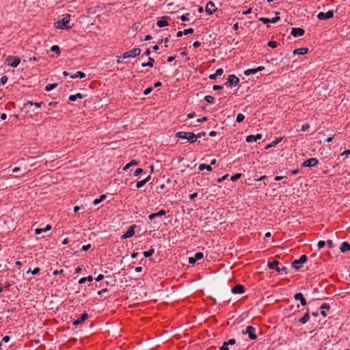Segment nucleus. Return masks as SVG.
<instances>
[{
  "mask_svg": "<svg viewBox=\"0 0 350 350\" xmlns=\"http://www.w3.org/2000/svg\"><path fill=\"white\" fill-rule=\"evenodd\" d=\"M152 90H153V88L152 87H149L148 88H146L144 92V94L146 96L150 94L152 92Z\"/></svg>",
  "mask_w": 350,
  "mask_h": 350,
  "instance_id": "obj_47",
  "label": "nucleus"
},
{
  "mask_svg": "<svg viewBox=\"0 0 350 350\" xmlns=\"http://www.w3.org/2000/svg\"><path fill=\"white\" fill-rule=\"evenodd\" d=\"M226 342L228 343V345H233L236 343V340L234 338H231L230 340H228V341H226Z\"/></svg>",
  "mask_w": 350,
  "mask_h": 350,
  "instance_id": "obj_53",
  "label": "nucleus"
},
{
  "mask_svg": "<svg viewBox=\"0 0 350 350\" xmlns=\"http://www.w3.org/2000/svg\"><path fill=\"white\" fill-rule=\"evenodd\" d=\"M220 350H229L228 343L224 342L222 346L220 347Z\"/></svg>",
  "mask_w": 350,
  "mask_h": 350,
  "instance_id": "obj_52",
  "label": "nucleus"
},
{
  "mask_svg": "<svg viewBox=\"0 0 350 350\" xmlns=\"http://www.w3.org/2000/svg\"><path fill=\"white\" fill-rule=\"evenodd\" d=\"M107 198V196L105 194H103L101 195L99 198H96L95 199L94 201H93V204L94 205H97L99 203H100L101 202H103V200H105Z\"/></svg>",
  "mask_w": 350,
  "mask_h": 350,
  "instance_id": "obj_30",
  "label": "nucleus"
},
{
  "mask_svg": "<svg viewBox=\"0 0 350 350\" xmlns=\"http://www.w3.org/2000/svg\"><path fill=\"white\" fill-rule=\"evenodd\" d=\"M241 176H242V174L241 173L235 174H234L233 176H231L230 180L232 182H235L237 180H239L241 177Z\"/></svg>",
  "mask_w": 350,
  "mask_h": 350,
  "instance_id": "obj_39",
  "label": "nucleus"
},
{
  "mask_svg": "<svg viewBox=\"0 0 350 350\" xmlns=\"http://www.w3.org/2000/svg\"><path fill=\"white\" fill-rule=\"evenodd\" d=\"M154 253V250L153 248H150V250L145 251L143 252L144 256L146 258H148L152 256Z\"/></svg>",
  "mask_w": 350,
  "mask_h": 350,
  "instance_id": "obj_34",
  "label": "nucleus"
},
{
  "mask_svg": "<svg viewBox=\"0 0 350 350\" xmlns=\"http://www.w3.org/2000/svg\"><path fill=\"white\" fill-rule=\"evenodd\" d=\"M282 141L281 137L276 138L271 143L267 144L265 147V149H269L270 148L275 147L278 144H279Z\"/></svg>",
  "mask_w": 350,
  "mask_h": 350,
  "instance_id": "obj_24",
  "label": "nucleus"
},
{
  "mask_svg": "<svg viewBox=\"0 0 350 350\" xmlns=\"http://www.w3.org/2000/svg\"><path fill=\"white\" fill-rule=\"evenodd\" d=\"M141 49L139 48H134L133 49L126 51L123 53L122 57L126 59L129 57H135L140 55Z\"/></svg>",
  "mask_w": 350,
  "mask_h": 350,
  "instance_id": "obj_5",
  "label": "nucleus"
},
{
  "mask_svg": "<svg viewBox=\"0 0 350 350\" xmlns=\"http://www.w3.org/2000/svg\"><path fill=\"white\" fill-rule=\"evenodd\" d=\"M108 291V289L107 288H103L100 291H98V295H101L103 293H106Z\"/></svg>",
  "mask_w": 350,
  "mask_h": 350,
  "instance_id": "obj_61",
  "label": "nucleus"
},
{
  "mask_svg": "<svg viewBox=\"0 0 350 350\" xmlns=\"http://www.w3.org/2000/svg\"><path fill=\"white\" fill-rule=\"evenodd\" d=\"M318 162V159L313 157L305 161L301 165L305 167H314L317 165Z\"/></svg>",
  "mask_w": 350,
  "mask_h": 350,
  "instance_id": "obj_10",
  "label": "nucleus"
},
{
  "mask_svg": "<svg viewBox=\"0 0 350 350\" xmlns=\"http://www.w3.org/2000/svg\"><path fill=\"white\" fill-rule=\"evenodd\" d=\"M216 10H217V8L213 2L208 1L206 3L205 10H206V13L208 14L209 15L213 14L216 11Z\"/></svg>",
  "mask_w": 350,
  "mask_h": 350,
  "instance_id": "obj_12",
  "label": "nucleus"
},
{
  "mask_svg": "<svg viewBox=\"0 0 350 350\" xmlns=\"http://www.w3.org/2000/svg\"><path fill=\"white\" fill-rule=\"evenodd\" d=\"M224 73V70L222 68H218L216 70L214 74H211L209 75L208 78L211 80H215L218 76H221Z\"/></svg>",
  "mask_w": 350,
  "mask_h": 350,
  "instance_id": "obj_20",
  "label": "nucleus"
},
{
  "mask_svg": "<svg viewBox=\"0 0 350 350\" xmlns=\"http://www.w3.org/2000/svg\"><path fill=\"white\" fill-rule=\"evenodd\" d=\"M304 33H305V31L302 28L293 27L292 29H291V34L294 37L301 36H303L304 34Z\"/></svg>",
  "mask_w": 350,
  "mask_h": 350,
  "instance_id": "obj_13",
  "label": "nucleus"
},
{
  "mask_svg": "<svg viewBox=\"0 0 350 350\" xmlns=\"http://www.w3.org/2000/svg\"><path fill=\"white\" fill-rule=\"evenodd\" d=\"M138 165V162L136 161L135 160H132L131 162H129V163H127L124 167H123V170L124 171H126L128 169H129L132 166H135V165Z\"/></svg>",
  "mask_w": 350,
  "mask_h": 350,
  "instance_id": "obj_28",
  "label": "nucleus"
},
{
  "mask_svg": "<svg viewBox=\"0 0 350 350\" xmlns=\"http://www.w3.org/2000/svg\"><path fill=\"white\" fill-rule=\"evenodd\" d=\"M199 170L200 171H203L204 170H206L209 172L212 171V167L210 165H206L204 163H202L199 165Z\"/></svg>",
  "mask_w": 350,
  "mask_h": 350,
  "instance_id": "obj_31",
  "label": "nucleus"
},
{
  "mask_svg": "<svg viewBox=\"0 0 350 350\" xmlns=\"http://www.w3.org/2000/svg\"><path fill=\"white\" fill-rule=\"evenodd\" d=\"M308 49L307 48H299L297 49L294 51L295 54L299 55H304L308 52Z\"/></svg>",
  "mask_w": 350,
  "mask_h": 350,
  "instance_id": "obj_29",
  "label": "nucleus"
},
{
  "mask_svg": "<svg viewBox=\"0 0 350 350\" xmlns=\"http://www.w3.org/2000/svg\"><path fill=\"white\" fill-rule=\"evenodd\" d=\"M325 245V242L324 241H319L318 242V249L321 250Z\"/></svg>",
  "mask_w": 350,
  "mask_h": 350,
  "instance_id": "obj_50",
  "label": "nucleus"
},
{
  "mask_svg": "<svg viewBox=\"0 0 350 350\" xmlns=\"http://www.w3.org/2000/svg\"><path fill=\"white\" fill-rule=\"evenodd\" d=\"M10 336H3V338H2V341H3V342H9V341H10Z\"/></svg>",
  "mask_w": 350,
  "mask_h": 350,
  "instance_id": "obj_62",
  "label": "nucleus"
},
{
  "mask_svg": "<svg viewBox=\"0 0 350 350\" xmlns=\"http://www.w3.org/2000/svg\"><path fill=\"white\" fill-rule=\"evenodd\" d=\"M213 89L214 90H220L223 89V86L219 85H214L213 87Z\"/></svg>",
  "mask_w": 350,
  "mask_h": 350,
  "instance_id": "obj_56",
  "label": "nucleus"
},
{
  "mask_svg": "<svg viewBox=\"0 0 350 350\" xmlns=\"http://www.w3.org/2000/svg\"><path fill=\"white\" fill-rule=\"evenodd\" d=\"M21 62V59L16 56L9 55L5 59V64L13 68H16L18 66Z\"/></svg>",
  "mask_w": 350,
  "mask_h": 350,
  "instance_id": "obj_3",
  "label": "nucleus"
},
{
  "mask_svg": "<svg viewBox=\"0 0 350 350\" xmlns=\"http://www.w3.org/2000/svg\"><path fill=\"white\" fill-rule=\"evenodd\" d=\"M176 137L180 139H186L190 143H193L196 141V135L193 133L179 131L176 134Z\"/></svg>",
  "mask_w": 350,
  "mask_h": 350,
  "instance_id": "obj_2",
  "label": "nucleus"
},
{
  "mask_svg": "<svg viewBox=\"0 0 350 350\" xmlns=\"http://www.w3.org/2000/svg\"><path fill=\"white\" fill-rule=\"evenodd\" d=\"M279 265V261L278 260H273L272 262H268V267L271 269H275L278 272H281L282 271L286 270V267H283L282 268H280L278 267Z\"/></svg>",
  "mask_w": 350,
  "mask_h": 350,
  "instance_id": "obj_8",
  "label": "nucleus"
},
{
  "mask_svg": "<svg viewBox=\"0 0 350 350\" xmlns=\"http://www.w3.org/2000/svg\"><path fill=\"white\" fill-rule=\"evenodd\" d=\"M310 319V315H309V312H308V309H307V312H306V314L304 315L303 317H301L299 321V323H301V324H305Z\"/></svg>",
  "mask_w": 350,
  "mask_h": 350,
  "instance_id": "obj_26",
  "label": "nucleus"
},
{
  "mask_svg": "<svg viewBox=\"0 0 350 350\" xmlns=\"http://www.w3.org/2000/svg\"><path fill=\"white\" fill-rule=\"evenodd\" d=\"M154 62V59L150 57L148 58V62H147L146 63H142V67H146V66L152 67Z\"/></svg>",
  "mask_w": 350,
  "mask_h": 350,
  "instance_id": "obj_33",
  "label": "nucleus"
},
{
  "mask_svg": "<svg viewBox=\"0 0 350 350\" xmlns=\"http://www.w3.org/2000/svg\"><path fill=\"white\" fill-rule=\"evenodd\" d=\"M243 334H247L248 337L251 340H255L257 338V336L256 334V329L252 326H247L245 330L242 331Z\"/></svg>",
  "mask_w": 350,
  "mask_h": 350,
  "instance_id": "obj_6",
  "label": "nucleus"
},
{
  "mask_svg": "<svg viewBox=\"0 0 350 350\" xmlns=\"http://www.w3.org/2000/svg\"><path fill=\"white\" fill-rule=\"evenodd\" d=\"M198 196V193H193L189 195V199L191 200H194Z\"/></svg>",
  "mask_w": 350,
  "mask_h": 350,
  "instance_id": "obj_58",
  "label": "nucleus"
},
{
  "mask_svg": "<svg viewBox=\"0 0 350 350\" xmlns=\"http://www.w3.org/2000/svg\"><path fill=\"white\" fill-rule=\"evenodd\" d=\"M193 31H194V30L192 28L187 29L183 31H179L177 32L176 36L178 38H180V37L183 36V35H188V34L193 33Z\"/></svg>",
  "mask_w": 350,
  "mask_h": 350,
  "instance_id": "obj_21",
  "label": "nucleus"
},
{
  "mask_svg": "<svg viewBox=\"0 0 350 350\" xmlns=\"http://www.w3.org/2000/svg\"><path fill=\"white\" fill-rule=\"evenodd\" d=\"M70 21V14H67L63 18L55 22L54 27L59 29H70L72 27V26L69 25Z\"/></svg>",
  "mask_w": 350,
  "mask_h": 350,
  "instance_id": "obj_1",
  "label": "nucleus"
},
{
  "mask_svg": "<svg viewBox=\"0 0 350 350\" xmlns=\"http://www.w3.org/2000/svg\"><path fill=\"white\" fill-rule=\"evenodd\" d=\"M85 77V75L84 72H81V71H77L76 72L75 74L73 75H71L70 76V77L71 79H77V78H80V79H83Z\"/></svg>",
  "mask_w": 350,
  "mask_h": 350,
  "instance_id": "obj_25",
  "label": "nucleus"
},
{
  "mask_svg": "<svg viewBox=\"0 0 350 350\" xmlns=\"http://www.w3.org/2000/svg\"><path fill=\"white\" fill-rule=\"evenodd\" d=\"M142 172H143V169H142V168H137V169L135 171V172H134L133 175H134L135 176H139V174H141Z\"/></svg>",
  "mask_w": 350,
  "mask_h": 350,
  "instance_id": "obj_49",
  "label": "nucleus"
},
{
  "mask_svg": "<svg viewBox=\"0 0 350 350\" xmlns=\"http://www.w3.org/2000/svg\"><path fill=\"white\" fill-rule=\"evenodd\" d=\"M307 260L308 257L306 255H301L299 259H296L292 262V267L295 269H299L303 266Z\"/></svg>",
  "mask_w": 350,
  "mask_h": 350,
  "instance_id": "obj_4",
  "label": "nucleus"
},
{
  "mask_svg": "<svg viewBox=\"0 0 350 350\" xmlns=\"http://www.w3.org/2000/svg\"><path fill=\"white\" fill-rule=\"evenodd\" d=\"M46 232L44 230V228H36V229H35V234H40L42 232Z\"/></svg>",
  "mask_w": 350,
  "mask_h": 350,
  "instance_id": "obj_51",
  "label": "nucleus"
},
{
  "mask_svg": "<svg viewBox=\"0 0 350 350\" xmlns=\"http://www.w3.org/2000/svg\"><path fill=\"white\" fill-rule=\"evenodd\" d=\"M84 97V96L81 93H77L75 95H70L68 99L70 101H75L77 99H81Z\"/></svg>",
  "mask_w": 350,
  "mask_h": 350,
  "instance_id": "obj_27",
  "label": "nucleus"
},
{
  "mask_svg": "<svg viewBox=\"0 0 350 350\" xmlns=\"http://www.w3.org/2000/svg\"><path fill=\"white\" fill-rule=\"evenodd\" d=\"M267 45H268L269 47L274 49V48H275V47L277 46V42H275V41H273V40L269 41V42H268V44H267Z\"/></svg>",
  "mask_w": 350,
  "mask_h": 350,
  "instance_id": "obj_46",
  "label": "nucleus"
},
{
  "mask_svg": "<svg viewBox=\"0 0 350 350\" xmlns=\"http://www.w3.org/2000/svg\"><path fill=\"white\" fill-rule=\"evenodd\" d=\"M245 119V116L243 113H239L237 116L236 121L239 123L243 122Z\"/></svg>",
  "mask_w": 350,
  "mask_h": 350,
  "instance_id": "obj_40",
  "label": "nucleus"
},
{
  "mask_svg": "<svg viewBox=\"0 0 350 350\" xmlns=\"http://www.w3.org/2000/svg\"><path fill=\"white\" fill-rule=\"evenodd\" d=\"M294 299L300 301L301 306H306L307 304V301L301 293H295L294 295Z\"/></svg>",
  "mask_w": 350,
  "mask_h": 350,
  "instance_id": "obj_18",
  "label": "nucleus"
},
{
  "mask_svg": "<svg viewBox=\"0 0 350 350\" xmlns=\"http://www.w3.org/2000/svg\"><path fill=\"white\" fill-rule=\"evenodd\" d=\"M88 319V313L84 312L81 315L80 320L81 322L86 321Z\"/></svg>",
  "mask_w": 350,
  "mask_h": 350,
  "instance_id": "obj_44",
  "label": "nucleus"
},
{
  "mask_svg": "<svg viewBox=\"0 0 350 350\" xmlns=\"http://www.w3.org/2000/svg\"><path fill=\"white\" fill-rule=\"evenodd\" d=\"M256 68H252V69H247L244 71V75L245 76H249L250 75H254L256 74Z\"/></svg>",
  "mask_w": 350,
  "mask_h": 350,
  "instance_id": "obj_35",
  "label": "nucleus"
},
{
  "mask_svg": "<svg viewBox=\"0 0 350 350\" xmlns=\"http://www.w3.org/2000/svg\"><path fill=\"white\" fill-rule=\"evenodd\" d=\"M40 270V268H39V267H36V268H34V269L31 271V273H32L33 275H36V274H38V273H39Z\"/></svg>",
  "mask_w": 350,
  "mask_h": 350,
  "instance_id": "obj_55",
  "label": "nucleus"
},
{
  "mask_svg": "<svg viewBox=\"0 0 350 350\" xmlns=\"http://www.w3.org/2000/svg\"><path fill=\"white\" fill-rule=\"evenodd\" d=\"M231 291L233 294H242L244 293V287L243 285L237 284Z\"/></svg>",
  "mask_w": 350,
  "mask_h": 350,
  "instance_id": "obj_19",
  "label": "nucleus"
},
{
  "mask_svg": "<svg viewBox=\"0 0 350 350\" xmlns=\"http://www.w3.org/2000/svg\"><path fill=\"white\" fill-rule=\"evenodd\" d=\"M262 138V135L258 133L256 135H250L246 137V142L248 143L256 142L258 139H260Z\"/></svg>",
  "mask_w": 350,
  "mask_h": 350,
  "instance_id": "obj_16",
  "label": "nucleus"
},
{
  "mask_svg": "<svg viewBox=\"0 0 350 350\" xmlns=\"http://www.w3.org/2000/svg\"><path fill=\"white\" fill-rule=\"evenodd\" d=\"M63 271H64L63 269L55 270L53 273L54 275H58V274H62L63 273Z\"/></svg>",
  "mask_w": 350,
  "mask_h": 350,
  "instance_id": "obj_60",
  "label": "nucleus"
},
{
  "mask_svg": "<svg viewBox=\"0 0 350 350\" xmlns=\"http://www.w3.org/2000/svg\"><path fill=\"white\" fill-rule=\"evenodd\" d=\"M239 83V79L234 75H230L225 85L227 87L237 86Z\"/></svg>",
  "mask_w": 350,
  "mask_h": 350,
  "instance_id": "obj_7",
  "label": "nucleus"
},
{
  "mask_svg": "<svg viewBox=\"0 0 350 350\" xmlns=\"http://www.w3.org/2000/svg\"><path fill=\"white\" fill-rule=\"evenodd\" d=\"M8 77H7L6 75H3V76H2V77H1V79H0V81H1V84H3V85H4V84H5V83H6V82L8 81Z\"/></svg>",
  "mask_w": 350,
  "mask_h": 350,
  "instance_id": "obj_48",
  "label": "nucleus"
},
{
  "mask_svg": "<svg viewBox=\"0 0 350 350\" xmlns=\"http://www.w3.org/2000/svg\"><path fill=\"white\" fill-rule=\"evenodd\" d=\"M204 100L210 104H213L215 103V98L213 96L207 95L204 97Z\"/></svg>",
  "mask_w": 350,
  "mask_h": 350,
  "instance_id": "obj_38",
  "label": "nucleus"
},
{
  "mask_svg": "<svg viewBox=\"0 0 350 350\" xmlns=\"http://www.w3.org/2000/svg\"><path fill=\"white\" fill-rule=\"evenodd\" d=\"M157 25L159 27H164L168 25V23L165 20H159L157 21Z\"/></svg>",
  "mask_w": 350,
  "mask_h": 350,
  "instance_id": "obj_37",
  "label": "nucleus"
},
{
  "mask_svg": "<svg viewBox=\"0 0 350 350\" xmlns=\"http://www.w3.org/2000/svg\"><path fill=\"white\" fill-rule=\"evenodd\" d=\"M334 16V12L332 10H329L326 13L324 12H319L317 14V18L319 20H326L329 19Z\"/></svg>",
  "mask_w": 350,
  "mask_h": 350,
  "instance_id": "obj_11",
  "label": "nucleus"
},
{
  "mask_svg": "<svg viewBox=\"0 0 350 350\" xmlns=\"http://www.w3.org/2000/svg\"><path fill=\"white\" fill-rule=\"evenodd\" d=\"M228 176V174H226L224 176H222L221 178H219L217 179V183H221L223 180H224L225 179L227 178Z\"/></svg>",
  "mask_w": 350,
  "mask_h": 350,
  "instance_id": "obj_57",
  "label": "nucleus"
},
{
  "mask_svg": "<svg viewBox=\"0 0 350 350\" xmlns=\"http://www.w3.org/2000/svg\"><path fill=\"white\" fill-rule=\"evenodd\" d=\"M320 309L321 310V315L325 317L327 315L325 310H329V305L328 304L324 303L321 306Z\"/></svg>",
  "mask_w": 350,
  "mask_h": 350,
  "instance_id": "obj_23",
  "label": "nucleus"
},
{
  "mask_svg": "<svg viewBox=\"0 0 350 350\" xmlns=\"http://www.w3.org/2000/svg\"><path fill=\"white\" fill-rule=\"evenodd\" d=\"M146 183V180H142L140 181H137L136 183V188L139 189L145 185Z\"/></svg>",
  "mask_w": 350,
  "mask_h": 350,
  "instance_id": "obj_41",
  "label": "nucleus"
},
{
  "mask_svg": "<svg viewBox=\"0 0 350 350\" xmlns=\"http://www.w3.org/2000/svg\"><path fill=\"white\" fill-rule=\"evenodd\" d=\"M91 247L90 244L84 245L82 246L81 250L83 251H88Z\"/></svg>",
  "mask_w": 350,
  "mask_h": 350,
  "instance_id": "obj_54",
  "label": "nucleus"
},
{
  "mask_svg": "<svg viewBox=\"0 0 350 350\" xmlns=\"http://www.w3.org/2000/svg\"><path fill=\"white\" fill-rule=\"evenodd\" d=\"M204 255L202 252H196L194 254L193 257H189V262L190 264H194L196 262V261L201 260L203 258Z\"/></svg>",
  "mask_w": 350,
  "mask_h": 350,
  "instance_id": "obj_14",
  "label": "nucleus"
},
{
  "mask_svg": "<svg viewBox=\"0 0 350 350\" xmlns=\"http://www.w3.org/2000/svg\"><path fill=\"white\" fill-rule=\"evenodd\" d=\"M340 250L341 252L345 253L350 250V244L346 241L342 243L340 246Z\"/></svg>",
  "mask_w": 350,
  "mask_h": 350,
  "instance_id": "obj_22",
  "label": "nucleus"
},
{
  "mask_svg": "<svg viewBox=\"0 0 350 350\" xmlns=\"http://www.w3.org/2000/svg\"><path fill=\"white\" fill-rule=\"evenodd\" d=\"M51 51L53 52H55L57 54L60 53V49L59 47L57 45H53L51 47Z\"/></svg>",
  "mask_w": 350,
  "mask_h": 350,
  "instance_id": "obj_42",
  "label": "nucleus"
},
{
  "mask_svg": "<svg viewBox=\"0 0 350 350\" xmlns=\"http://www.w3.org/2000/svg\"><path fill=\"white\" fill-rule=\"evenodd\" d=\"M42 104V102H40V103H33L31 101H29L27 102V105H35L36 107H40L41 105Z\"/></svg>",
  "mask_w": 350,
  "mask_h": 350,
  "instance_id": "obj_45",
  "label": "nucleus"
},
{
  "mask_svg": "<svg viewBox=\"0 0 350 350\" xmlns=\"http://www.w3.org/2000/svg\"><path fill=\"white\" fill-rule=\"evenodd\" d=\"M135 225L131 226L129 230L121 236V239H126L133 237L135 234Z\"/></svg>",
  "mask_w": 350,
  "mask_h": 350,
  "instance_id": "obj_9",
  "label": "nucleus"
},
{
  "mask_svg": "<svg viewBox=\"0 0 350 350\" xmlns=\"http://www.w3.org/2000/svg\"><path fill=\"white\" fill-rule=\"evenodd\" d=\"M327 245L329 248H332L334 247V243L332 240H327Z\"/></svg>",
  "mask_w": 350,
  "mask_h": 350,
  "instance_id": "obj_59",
  "label": "nucleus"
},
{
  "mask_svg": "<svg viewBox=\"0 0 350 350\" xmlns=\"http://www.w3.org/2000/svg\"><path fill=\"white\" fill-rule=\"evenodd\" d=\"M166 215V211L163 209L160 210L157 213H151L148 215V218L150 220H153L154 218L157 217H162Z\"/></svg>",
  "mask_w": 350,
  "mask_h": 350,
  "instance_id": "obj_17",
  "label": "nucleus"
},
{
  "mask_svg": "<svg viewBox=\"0 0 350 350\" xmlns=\"http://www.w3.org/2000/svg\"><path fill=\"white\" fill-rule=\"evenodd\" d=\"M57 83H50V84H47L45 88H44V90L46 91V92H49V91H51L52 90H53L56 86H57Z\"/></svg>",
  "mask_w": 350,
  "mask_h": 350,
  "instance_id": "obj_36",
  "label": "nucleus"
},
{
  "mask_svg": "<svg viewBox=\"0 0 350 350\" xmlns=\"http://www.w3.org/2000/svg\"><path fill=\"white\" fill-rule=\"evenodd\" d=\"M93 280V278L92 275H89L88 277H83V278H81L79 280V284H84L85 282L88 281V282H92Z\"/></svg>",
  "mask_w": 350,
  "mask_h": 350,
  "instance_id": "obj_32",
  "label": "nucleus"
},
{
  "mask_svg": "<svg viewBox=\"0 0 350 350\" xmlns=\"http://www.w3.org/2000/svg\"><path fill=\"white\" fill-rule=\"evenodd\" d=\"M189 13H187L184 15H182L180 18L182 21H189Z\"/></svg>",
  "mask_w": 350,
  "mask_h": 350,
  "instance_id": "obj_43",
  "label": "nucleus"
},
{
  "mask_svg": "<svg viewBox=\"0 0 350 350\" xmlns=\"http://www.w3.org/2000/svg\"><path fill=\"white\" fill-rule=\"evenodd\" d=\"M201 45V43L199 41H196L193 44V46L195 48H198Z\"/></svg>",
  "mask_w": 350,
  "mask_h": 350,
  "instance_id": "obj_63",
  "label": "nucleus"
},
{
  "mask_svg": "<svg viewBox=\"0 0 350 350\" xmlns=\"http://www.w3.org/2000/svg\"><path fill=\"white\" fill-rule=\"evenodd\" d=\"M280 19V18L279 16H275L272 18L261 17L259 18V21L262 22L264 24H267L269 23H275L278 21H279Z\"/></svg>",
  "mask_w": 350,
  "mask_h": 350,
  "instance_id": "obj_15",
  "label": "nucleus"
},
{
  "mask_svg": "<svg viewBox=\"0 0 350 350\" xmlns=\"http://www.w3.org/2000/svg\"><path fill=\"white\" fill-rule=\"evenodd\" d=\"M341 155H342V156H344V155H346V156L350 155V150H345V151L341 154Z\"/></svg>",
  "mask_w": 350,
  "mask_h": 350,
  "instance_id": "obj_64",
  "label": "nucleus"
}]
</instances>
